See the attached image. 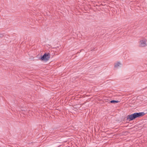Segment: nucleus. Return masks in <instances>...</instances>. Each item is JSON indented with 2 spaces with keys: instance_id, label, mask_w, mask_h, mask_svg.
Returning <instances> with one entry per match:
<instances>
[{
  "instance_id": "obj_1",
  "label": "nucleus",
  "mask_w": 147,
  "mask_h": 147,
  "mask_svg": "<svg viewBox=\"0 0 147 147\" xmlns=\"http://www.w3.org/2000/svg\"><path fill=\"white\" fill-rule=\"evenodd\" d=\"M50 57V55L49 53H45L43 55H41L39 57V59L41 61H47L49 60Z\"/></svg>"
},
{
  "instance_id": "obj_2",
  "label": "nucleus",
  "mask_w": 147,
  "mask_h": 147,
  "mask_svg": "<svg viewBox=\"0 0 147 147\" xmlns=\"http://www.w3.org/2000/svg\"><path fill=\"white\" fill-rule=\"evenodd\" d=\"M126 118V120L129 121H132L136 118L135 113L131 115H128Z\"/></svg>"
},
{
  "instance_id": "obj_3",
  "label": "nucleus",
  "mask_w": 147,
  "mask_h": 147,
  "mask_svg": "<svg viewBox=\"0 0 147 147\" xmlns=\"http://www.w3.org/2000/svg\"><path fill=\"white\" fill-rule=\"evenodd\" d=\"M146 40L145 39H143L141 40L139 42V46L140 47H144L146 46Z\"/></svg>"
},
{
  "instance_id": "obj_4",
  "label": "nucleus",
  "mask_w": 147,
  "mask_h": 147,
  "mask_svg": "<svg viewBox=\"0 0 147 147\" xmlns=\"http://www.w3.org/2000/svg\"><path fill=\"white\" fill-rule=\"evenodd\" d=\"M121 63L119 62H117V63L115 64L114 65V67L115 68H117L120 65Z\"/></svg>"
},
{
  "instance_id": "obj_5",
  "label": "nucleus",
  "mask_w": 147,
  "mask_h": 147,
  "mask_svg": "<svg viewBox=\"0 0 147 147\" xmlns=\"http://www.w3.org/2000/svg\"><path fill=\"white\" fill-rule=\"evenodd\" d=\"M120 101L118 100H111L110 101L111 103H115L119 102Z\"/></svg>"
},
{
  "instance_id": "obj_6",
  "label": "nucleus",
  "mask_w": 147,
  "mask_h": 147,
  "mask_svg": "<svg viewBox=\"0 0 147 147\" xmlns=\"http://www.w3.org/2000/svg\"><path fill=\"white\" fill-rule=\"evenodd\" d=\"M135 113V115H136V118L141 117V115H140V112H139V113L136 112V113Z\"/></svg>"
},
{
  "instance_id": "obj_7",
  "label": "nucleus",
  "mask_w": 147,
  "mask_h": 147,
  "mask_svg": "<svg viewBox=\"0 0 147 147\" xmlns=\"http://www.w3.org/2000/svg\"><path fill=\"white\" fill-rule=\"evenodd\" d=\"M135 113V115H136V118L141 117V115H140V112H139V113L136 112V113Z\"/></svg>"
},
{
  "instance_id": "obj_8",
  "label": "nucleus",
  "mask_w": 147,
  "mask_h": 147,
  "mask_svg": "<svg viewBox=\"0 0 147 147\" xmlns=\"http://www.w3.org/2000/svg\"><path fill=\"white\" fill-rule=\"evenodd\" d=\"M140 115L141 117L143 116L145 114V113L143 112H140Z\"/></svg>"
},
{
  "instance_id": "obj_9",
  "label": "nucleus",
  "mask_w": 147,
  "mask_h": 147,
  "mask_svg": "<svg viewBox=\"0 0 147 147\" xmlns=\"http://www.w3.org/2000/svg\"><path fill=\"white\" fill-rule=\"evenodd\" d=\"M0 37H1V36H0Z\"/></svg>"
}]
</instances>
